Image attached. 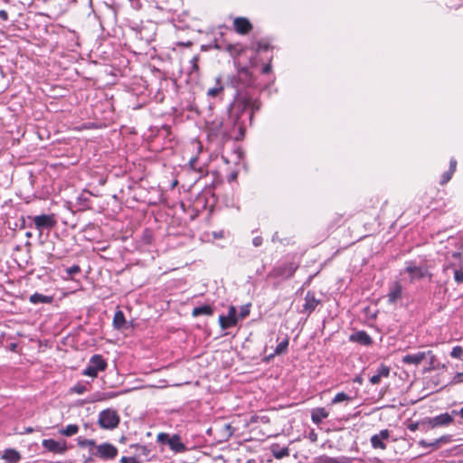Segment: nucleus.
Instances as JSON below:
<instances>
[{
  "instance_id": "nucleus-1",
  "label": "nucleus",
  "mask_w": 463,
  "mask_h": 463,
  "mask_svg": "<svg viewBox=\"0 0 463 463\" xmlns=\"http://www.w3.org/2000/svg\"><path fill=\"white\" fill-rule=\"evenodd\" d=\"M249 105L247 100L233 104L226 119L221 123V129L223 136L234 140H241L244 137L247 120L244 112Z\"/></svg>"
},
{
  "instance_id": "nucleus-2",
  "label": "nucleus",
  "mask_w": 463,
  "mask_h": 463,
  "mask_svg": "<svg viewBox=\"0 0 463 463\" xmlns=\"http://www.w3.org/2000/svg\"><path fill=\"white\" fill-rule=\"evenodd\" d=\"M463 241L460 236H449L445 241L440 240L436 244V253L439 255V260L444 261L451 266H461L463 264L462 257Z\"/></svg>"
},
{
  "instance_id": "nucleus-3",
  "label": "nucleus",
  "mask_w": 463,
  "mask_h": 463,
  "mask_svg": "<svg viewBox=\"0 0 463 463\" xmlns=\"http://www.w3.org/2000/svg\"><path fill=\"white\" fill-rule=\"evenodd\" d=\"M253 82L251 72L248 68L243 67L239 69L235 75L229 77L227 85L241 91L245 88L251 87Z\"/></svg>"
},
{
  "instance_id": "nucleus-4",
  "label": "nucleus",
  "mask_w": 463,
  "mask_h": 463,
  "mask_svg": "<svg viewBox=\"0 0 463 463\" xmlns=\"http://www.w3.org/2000/svg\"><path fill=\"white\" fill-rule=\"evenodd\" d=\"M108 366L106 360L100 354H94L90 359L89 364L82 371V374L96 378L100 372H104Z\"/></svg>"
},
{
  "instance_id": "nucleus-5",
  "label": "nucleus",
  "mask_w": 463,
  "mask_h": 463,
  "mask_svg": "<svg viewBox=\"0 0 463 463\" xmlns=\"http://www.w3.org/2000/svg\"><path fill=\"white\" fill-rule=\"evenodd\" d=\"M156 440L160 444L168 445L170 449L175 453H182L187 449L177 434L170 436L168 433L160 432L156 437Z\"/></svg>"
},
{
  "instance_id": "nucleus-6",
  "label": "nucleus",
  "mask_w": 463,
  "mask_h": 463,
  "mask_svg": "<svg viewBox=\"0 0 463 463\" xmlns=\"http://www.w3.org/2000/svg\"><path fill=\"white\" fill-rule=\"evenodd\" d=\"M118 453V449L111 443H102L90 449V455L103 460L114 459Z\"/></svg>"
},
{
  "instance_id": "nucleus-7",
  "label": "nucleus",
  "mask_w": 463,
  "mask_h": 463,
  "mask_svg": "<svg viewBox=\"0 0 463 463\" xmlns=\"http://www.w3.org/2000/svg\"><path fill=\"white\" fill-rule=\"evenodd\" d=\"M99 424L102 429L112 430L118 427L119 416L114 410L107 409L99 415Z\"/></svg>"
},
{
  "instance_id": "nucleus-8",
  "label": "nucleus",
  "mask_w": 463,
  "mask_h": 463,
  "mask_svg": "<svg viewBox=\"0 0 463 463\" xmlns=\"http://www.w3.org/2000/svg\"><path fill=\"white\" fill-rule=\"evenodd\" d=\"M28 219L33 222L34 227L39 231V236H42L44 229L50 230L56 225V220L53 214L28 216Z\"/></svg>"
},
{
  "instance_id": "nucleus-9",
  "label": "nucleus",
  "mask_w": 463,
  "mask_h": 463,
  "mask_svg": "<svg viewBox=\"0 0 463 463\" xmlns=\"http://www.w3.org/2000/svg\"><path fill=\"white\" fill-rule=\"evenodd\" d=\"M298 268V265H297L296 263L287 262L280 266L273 268V269L269 273V277L288 279L293 277Z\"/></svg>"
},
{
  "instance_id": "nucleus-10",
  "label": "nucleus",
  "mask_w": 463,
  "mask_h": 463,
  "mask_svg": "<svg viewBox=\"0 0 463 463\" xmlns=\"http://www.w3.org/2000/svg\"><path fill=\"white\" fill-rule=\"evenodd\" d=\"M405 272H407L411 276V280L420 279L426 276L431 277L429 269L417 265L415 261H411L406 264L404 269Z\"/></svg>"
},
{
  "instance_id": "nucleus-11",
  "label": "nucleus",
  "mask_w": 463,
  "mask_h": 463,
  "mask_svg": "<svg viewBox=\"0 0 463 463\" xmlns=\"http://www.w3.org/2000/svg\"><path fill=\"white\" fill-rule=\"evenodd\" d=\"M42 445L50 452L56 454H64L67 450L65 440H55L52 439H43Z\"/></svg>"
},
{
  "instance_id": "nucleus-12",
  "label": "nucleus",
  "mask_w": 463,
  "mask_h": 463,
  "mask_svg": "<svg viewBox=\"0 0 463 463\" xmlns=\"http://www.w3.org/2000/svg\"><path fill=\"white\" fill-rule=\"evenodd\" d=\"M236 307L234 306H231L229 307L227 316L219 317V324L222 329L230 328L237 324L238 317H236Z\"/></svg>"
},
{
  "instance_id": "nucleus-13",
  "label": "nucleus",
  "mask_w": 463,
  "mask_h": 463,
  "mask_svg": "<svg viewBox=\"0 0 463 463\" xmlns=\"http://www.w3.org/2000/svg\"><path fill=\"white\" fill-rule=\"evenodd\" d=\"M429 359L430 363L433 362L434 356L431 354V352L429 351L428 354L424 352H418L416 354H406L402 357V362L408 364H419L423 360Z\"/></svg>"
},
{
  "instance_id": "nucleus-14",
  "label": "nucleus",
  "mask_w": 463,
  "mask_h": 463,
  "mask_svg": "<svg viewBox=\"0 0 463 463\" xmlns=\"http://www.w3.org/2000/svg\"><path fill=\"white\" fill-rule=\"evenodd\" d=\"M233 28L237 33L246 35L252 31L253 25L246 17H236L233 20Z\"/></svg>"
},
{
  "instance_id": "nucleus-15",
  "label": "nucleus",
  "mask_w": 463,
  "mask_h": 463,
  "mask_svg": "<svg viewBox=\"0 0 463 463\" xmlns=\"http://www.w3.org/2000/svg\"><path fill=\"white\" fill-rule=\"evenodd\" d=\"M390 438V431L388 430H382L378 434L371 437V444L373 449H385L386 444L384 440Z\"/></svg>"
},
{
  "instance_id": "nucleus-16",
  "label": "nucleus",
  "mask_w": 463,
  "mask_h": 463,
  "mask_svg": "<svg viewBox=\"0 0 463 463\" xmlns=\"http://www.w3.org/2000/svg\"><path fill=\"white\" fill-rule=\"evenodd\" d=\"M319 304L320 300L315 297V294L307 291L305 297V304L303 305L304 312H307L308 315L311 314Z\"/></svg>"
},
{
  "instance_id": "nucleus-17",
  "label": "nucleus",
  "mask_w": 463,
  "mask_h": 463,
  "mask_svg": "<svg viewBox=\"0 0 463 463\" xmlns=\"http://www.w3.org/2000/svg\"><path fill=\"white\" fill-rule=\"evenodd\" d=\"M247 100L249 105L244 112V117L250 123L252 121L253 114L260 109V104L257 100H252L251 99L242 98L239 99L237 102H241Z\"/></svg>"
},
{
  "instance_id": "nucleus-18",
  "label": "nucleus",
  "mask_w": 463,
  "mask_h": 463,
  "mask_svg": "<svg viewBox=\"0 0 463 463\" xmlns=\"http://www.w3.org/2000/svg\"><path fill=\"white\" fill-rule=\"evenodd\" d=\"M349 339L352 342H355L365 346H368L373 343L372 337L363 330L352 334Z\"/></svg>"
},
{
  "instance_id": "nucleus-19",
  "label": "nucleus",
  "mask_w": 463,
  "mask_h": 463,
  "mask_svg": "<svg viewBox=\"0 0 463 463\" xmlns=\"http://www.w3.org/2000/svg\"><path fill=\"white\" fill-rule=\"evenodd\" d=\"M402 286L396 282L391 288L387 295L388 302L390 304H395L399 299L402 298Z\"/></svg>"
},
{
  "instance_id": "nucleus-20",
  "label": "nucleus",
  "mask_w": 463,
  "mask_h": 463,
  "mask_svg": "<svg viewBox=\"0 0 463 463\" xmlns=\"http://www.w3.org/2000/svg\"><path fill=\"white\" fill-rule=\"evenodd\" d=\"M390 374V367L385 364H381L380 367L377 369L376 374L373 375L370 378V383L372 384H378L380 383L383 377L387 378Z\"/></svg>"
},
{
  "instance_id": "nucleus-21",
  "label": "nucleus",
  "mask_w": 463,
  "mask_h": 463,
  "mask_svg": "<svg viewBox=\"0 0 463 463\" xmlns=\"http://www.w3.org/2000/svg\"><path fill=\"white\" fill-rule=\"evenodd\" d=\"M2 458L7 463H17L21 460L22 456L16 449H7L4 451Z\"/></svg>"
},
{
  "instance_id": "nucleus-22",
  "label": "nucleus",
  "mask_w": 463,
  "mask_h": 463,
  "mask_svg": "<svg viewBox=\"0 0 463 463\" xmlns=\"http://www.w3.org/2000/svg\"><path fill=\"white\" fill-rule=\"evenodd\" d=\"M328 417V412L323 407L316 408L311 412V420L314 423L319 424L324 419Z\"/></svg>"
},
{
  "instance_id": "nucleus-23",
  "label": "nucleus",
  "mask_w": 463,
  "mask_h": 463,
  "mask_svg": "<svg viewBox=\"0 0 463 463\" xmlns=\"http://www.w3.org/2000/svg\"><path fill=\"white\" fill-rule=\"evenodd\" d=\"M30 302L32 304L37 305V304H50L52 302L53 298L52 296H45L41 293H34L30 296L29 298Z\"/></svg>"
},
{
  "instance_id": "nucleus-24",
  "label": "nucleus",
  "mask_w": 463,
  "mask_h": 463,
  "mask_svg": "<svg viewBox=\"0 0 463 463\" xmlns=\"http://www.w3.org/2000/svg\"><path fill=\"white\" fill-rule=\"evenodd\" d=\"M456 168H457V160L455 158H451L449 161V170L446 171L445 173H443V175H441V179L439 182L440 184H445L451 179L454 172L456 171Z\"/></svg>"
},
{
  "instance_id": "nucleus-25",
  "label": "nucleus",
  "mask_w": 463,
  "mask_h": 463,
  "mask_svg": "<svg viewBox=\"0 0 463 463\" xmlns=\"http://www.w3.org/2000/svg\"><path fill=\"white\" fill-rule=\"evenodd\" d=\"M126 318L123 311L118 310L114 314L113 326L115 329L121 330L126 327Z\"/></svg>"
},
{
  "instance_id": "nucleus-26",
  "label": "nucleus",
  "mask_w": 463,
  "mask_h": 463,
  "mask_svg": "<svg viewBox=\"0 0 463 463\" xmlns=\"http://www.w3.org/2000/svg\"><path fill=\"white\" fill-rule=\"evenodd\" d=\"M271 452H272V455L277 458V459H281L285 457H288L289 455V449L287 447H279V445H273L271 447Z\"/></svg>"
},
{
  "instance_id": "nucleus-27",
  "label": "nucleus",
  "mask_w": 463,
  "mask_h": 463,
  "mask_svg": "<svg viewBox=\"0 0 463 463\" xmlns=\"http://www.w3.org/2000/svg\"><path fill=\"white\" fill-rule=\"evenodd\" d=\"M320 462L321 463H352V459L345 456H341L338 458L324 456L320 458Z\"/></svg>"
},
{
  "instance_id": "nucleus-28",
  "label": "nucleus",
  "mask_w": 463,
  "mask_h": 463,
  "mask_svg": "<svg viewBox=\"0 0 463 463\" xmlns=\"http://www.w3.org/2000/svg\"><path fill=\"white\" fill-rule=\"evenodd\" d=\"M213 313V307L209 305H204V306L194 307L193 309L192 315L194 317H198L201 315L212 316Z\"/></svg>"
},
{
  "instance_id": "nucleus-29",
  "label": "nucleus",
  "mask_w": 463,
  "mask_h": 463,
  "mask_svg": "<svg viewBox=\"0 0 463 463\" xmlns=\"http://www.w3.org/2000/svg\"><path fill=\"white\" fill-rule=\"evenodd\" d=\"M223 89H224V87H223L222 83L221 82L220 78H217L215 86L213 88H210L207 90V96L214 98V97L218 96L223 90Z\"/></svg>"
},
{
  "instance_id": "nucleus-30",
  "label": "nucleus",
  "mask_w": 463,
  "mask_h": 463,
  "mask_svg": "<svg viewBox=\"0 0 463 463\" xmlns=\"http://www.w3.org/2000/svg\"><path fill=\"white\" fill-rule=\"evenodd\" d=\"M79 431V426L77 424H70L66 426L65 428L59 430L60 434L71 437L75 435Z\"/></svg>"
},
{
  "instance_id": "nucleus-31",
  "label": "nucleus",
  "mask_w": 463,
  "mask_h": 463,
  "mask_svg": "<svg viewBox=\"0 0 463 463\" xmlns=\"http://www.w3.org/2000/svg\"><path fill=\"white\" fill-rule=\"evenodd\" d=\"M452 415L449 413H442L439 416H436V426L440 425H448L452 421Z\"/></svg>"
},
{
  "instance_id": "nucleus-32",
  "label": "nucleus",
  "mask_w": 463,
  "mask_h": 463,
  "mask_svg": "<svg viewBox=\"0 0 463 463\" xmlns=\"http://www.w3.org/2000/svg\"><path fill=\"white\" fill-rule=\"evenodd\" d=\"M78 445L81 448L90 447V450L97 447L94 439H87L81 437L77 439Z\"/></svg>"
},
{
  "instance_id": "nucleus-33",
  "label": "nucleus",
  "mask_w": 463,
  "mask_h": 463,
  "mask_svg": "<svg viewBox=\"0 0 463 463\" xmlns=\"http://www.w3.org/2000/svg\"><path fill=\"white\" fill-rule=\"evenodd\" d=\"M288 337L286 336V338L277 345V347L274 351V354L279 355V354L285 353L288 349Z\"/></svg>"
},
{
  "instance_id": "nucleus-34",
  "label": "nucleus",
  "mask_w": 463,
  "mask_h": 463,
  "mask_svg": "<svg viewBox=\"0 0 463 463\" xmlns=\"http://www.w3.org/2000/svg\"><path fill=\"white\" fill-rule=\"evenodd\" d=\"M352 398L345 392H338L332 400V404H336L345 401H351Z\"/></svg>"
},
{
  "instance_id": "nucleus-35",
  "label": "nucleus",
  "mask_w": 463,
  "mask_h": 463,
  "mask_svg": "<svg viewBox=\"0 0 463 463\" xmlns=\"http://www.w3.org/2000/svg\"><path fill=\"white\" fill-rule=\"evenodd\" d=\"M452 441L451 435H444L438 439H436V449L439 448L442 444L449 443Z\"/></svg>"
},
{
  "instance_id": "nucleus-36",
  "label": "nucleus",
  "mask_w": 463,
  "mask_h": 463,
  "mask_svg": "<svg viewBox=\"0 0 463 463\" xmlns=\"http://www.w3.org/2000/svg\"><path fill=\"white\" fill-rule=\"evenodd\" d=\"M92 194L89 192H83L80 194L79 196V201L82 203V204L86 207H90V204H89V202H90V197L91 196Z\"/></svg>"
},
{
  "instance_id": "nucleus-37",
  "label": "nucleus",
  "mask_w": 463,
  "mask_h": 463,
  "mask_svg": "<svg viewBox=\"0 0 463 463\" xmlns=\"http://www.w3.org/2000/svg\"><path fill=\"white\" fill-rule=\"evenodd\" d=\"M80 272V268L79 265H73L68 269H66V273L68 278L72 279L76 274Z\"/></svg>"
},
{
  "instance_id": "nucleus-38",
  "label": "nucleus",
  "mask_w": 463,
  "mask_h": 463,
  "mask_svg": "<svg viewBox=\"0 0 463 463\" xmlns=\"http://www.w3.org/2000/svg\"><path fill=\"white\" fill-rule=\"evenodd\" d=\"M134 447L137 449L138 455L147 457L150 454V449L145 445L136 444Z\"/></svg>"
},
{
  "instance_id": "nucleus-39",
  "label": "nucleus",
  "mask_w": 463,
  "mask_h": 463,
  "mask_svg": "<svg viewBox=\"0 0 463 463\" xmlns=\"http://www.w3.org/2000/svg\"><path fill=\"white\" fill-rule=\"evenodd\" d=\"M71 392L77 394H82L87 392V387L85 384L78 383L71 388Z\"/></svg>"
},
{
  "instance_id": "nucleus-40",
  "label": "nucleus",
  "mask_w": 463,
  "mask_h": 463,
  "mask_svg": "<svg viewBox=\"0 0 463 463\" xmlns=\"http://www.w3.org/2000/svg\"><path fill=\"white\" fill-rule=\"evenodd\" d=\"M252 48L256 52L267 51L269 48V44L264 42H257Z\"/></svg>"
},
{
  "instance_id": "nucleus-41",
  "label": "nucleus",
  "mask_w": 463,
  "mask_h": 463,
  "mask_svg": "<svg viewBox=\"0 0 463 463\" xmlns=\"http://www.w3.org/2000/svg\"><path fill=\"white\" fill-rule=\"evenodd\" d=\"M454 279L457 283L463 282V271L461 269H454Z\"/></svg>"
},
{
  "instance_id": "nucleus-42",
  "label": "nucleus",
  "mask_w": 463,
  "mask_h": 463,
  "mask_svg": "<svg viewBox=\"0 0 463 463\" xmlns=\"http://www.w3.org/2000/svg\"><path fill=\"white\" fill-rule=\"evenodd\" d=\"M462 353H463V348H461L460 346H455V347H453L450 354L454 358H459L461 356Z\"/></svg>"
},
{
  "instance_id": "nucleus-43",
  "label": "nucleus",
  "mask_w": 463,
  "mask_h": 463,
  "mask_svg": "<svg viewBox=\"0 0 463 463\" xmlns=\"http://www.w3.org/2000/svg\"><path fill=\"white\" fill-rule=\"evenodd\" d=\"M250 315V305H246L241 307V312L239 314L240 318H244Z\"/></svg>"
},
{
  "instance_id": "nucleus-44",
  "label": "nucleus",
  "mask_w": 463,
  "mask_h": 463,
  "mask_svg": "<svg viewBox=\"0 0 463 463\" xmlns=\"http://www.w3.org/2000/svg\"><path fill=\"white\" fill-rule=\"evenodd\" d=\"M120 463H141L136 457H122Z\"/></svg>"
},
{
  "instance_id": "nucleus-45",
  "label": "nucleus",
  "mask_w": 463,
  "mask_h": 463,
  "mask_svg": "<svg viewBox=\"0 0 463 463\" xmlns=\"http://www.w3.org/2000/svg\"><path fill=\"white\" fill-rule=\"evenodd\" d=\"M198 60H199L198 56H194L192 58V60L190 61L193 71H197L199 70Z\"/></svg>"
},
{
  "instance_id": "nucleus-46",
  "label": "nucleus",
  "mask_w": 463,
  "mask_h": 463,
  "mask_svg": "<svg viewBox=\"0 0 463 463\" xmlns=\"http://www.w3.org/2000/svg\"><path fill=\"white\" fill-rule=\"evenodd\" d=\"M99 396H100V397H99L98 400L100 401V400L114 398L117 396V394L114 392H108V393L99 394Z\"/></svg>"
},
{
  "instance_id": "nucleus-47",
  "label": "nucleus",
  "mask_w": 463,
  "mask_h": 463,
  "mask_svg": "<svg viewBox=\"0 0 463 463\" xmlns=\"http://www.w3.org/2000/svg\"><path fill=\"white\" fill-rule=\"evenodd\" d=\"M452 382H453L454 383H462V382H463V372H462V373H457V374L454 376V378H453Z\"/></svg>"
},
{
  "instance_id": "nucleus-48",
  "label": "nucleus",
  "mask_w": 463,
  "mask_h": 463,
  "mask_svg": "<svg viewBox=\"0 0 463 463\" xmlns=\"http://www.w3.org/2000/svg\"><path fill=\"white\" fill-rule=\"evenodd\" d=\"M252 244L255 247H259L262 244V238L260 236L254 237L252 240Z\"/></svg>"
},
{
  "instance_id": "nucleus-49",
  "label": "nucleus",
  "mask_w": 463,
  "mask_h": 463,
  "mask_svg": "<svg viewBox=\"0 0 463 463\" xmlns=\"http://www.w3.org/2000/svg\"><path fill=\"white\" fill-rule=\"evenodd\" d=\"M0 18L3 21H7L8 20V13L5 10H0Z\"/></svg>"
},
{
  "instance_id": "nucleus-50",
  "label": "nucleus",
  "mask_w": 463,
  "mask_h": 463,
  "mask_svg": "<svg viewBox=\"0 0 463 463\" xmlns=\"http://www.w3.org/2000/svg\"><path fill=\"white\" fill-rule=\"evenodd\" d=\"M419 426H420V423L418 422H414V423H411L408 427V429L411 431H415L416 430L419 429Z\"/></svg>"
},
{
  "instance_id": "nucleus-51",
  "label": "nucleus",
  "mask_w": 463,
  "mask_h": 463,
  "mask_svg": "<svg viewBox=\"0 0 463 463\" xmlns=\"http://www.w3.org/2000/svg\"><path fill=\"white\" fill-rule=\"evenodd\" d=\"M271 71V65L270 64H265L262 68V73L268 74Z\"/></svg>"
},
{
  "instance_id": "nucleus-52",
  "label": "nucleus",
  "mask_w": 463,
  "mask_h": 463,
  "mask_svg": "<svg viewBox=\"0 0 463 463\" xmlns=\"http://www.w3.org/2000/svg\"><path fill=\"white\" fill-rule=\"evenodd\" d=\"M452 414L454 415H460L461 418H463V407L459 411L453 410Z\"/></svg>"
},
{
  "instance_id": "nucleus-53",
  "label": "nucleus",
  "mask_w": 463,
  "mask_h": 463,
  "mask_svg": "<svg viewBox=\"0 0 463 463\" xmlns=\"http://www.w3.org/2000/svg\"><path fill=\"white\" fill-rule=\"evenodd\" d=\"M33 432V429L32 427H27L24 429V433H32Z\"/></svg>"
},
{
  "instance_id": "nucleus-54",
  "label": "nucleus",
  "mask_w": 463,
  "mask_h": 463,
  "mask_svg": "<svg viewBox=\"0 0 463 463\" xmlns=\"http://www.w3.org/2000/svg\"><path fill=\"white\" fill-rule=\"evenodd\" d=\"M354 381L356 382V383H362V378L357 376V377H355V379Z\"/></svg>"
},
{
  "instance_id": "nucleus-55",
  "label": "nucleus",
  "mask_w": 463,
  "mask_h": 463,
  "mask_svg": "<svg viewBox=\"0 0 463 463\" xmlns=\"http://www.w3.org/2000/svg\"><path fill=\"white\" fill-rule=\"evenodd\" d=\"M25 236H26L27 238H31V237L33 236V234H32V232H27L25 233Z\"/></svg>"
},
{
  "instance_id": "nucleus-56",
  "label": "nucleus",
  "mask_w": 463,
  "mask_h": 463,
  "mask_svg": "<svg viewBox=\"0 0 463 463\" xmlns=\"http://www.w3.org/2000/svg\"><path fill=\"white\" fill-rule=\"evenodd\" d=\"M261 421H262V422H267V421H268V418H267V417H265V416H262V417H261Z\"/></svg>"
},
{
  "instance_id": "nucleus-57",
  "label": "nucleus",
  "mask_w": 463,
  "mask_h": 463,
  "mask_svg": "<svg viewBox=\"0 0 463 463\" xmlns=\"http://www.w3.org/2000/svg\"><path fill=\"white\" fill-rule=\"evenodd\" d=\"M195 158L190 160V165L194 167V164L195 162Z\"/></svg>"
},
{
  "instance_id": "nucleus-58",
  "label": "nucleus",
  "mask_w": 463,
  "mask_h": 463,
  "mask_svg": "<svg viewBox=\"0 0 463 463\" xmlns=\"http://www.w3.org/2000/svg\"><path fill=\"white\" fill-rule=\"evenodd\" d=\"M246 463H257L255 459H249Z\"/></svg>"
},
{
  "instance_id": "nucleus-59",
  "label": "nucleus",
  "mask_w": 463,
  "mask_h": 463,
  "mask_svg": "<svg viewBox=\"0 0 463 463\" xmlns=\"http://www.w3.org/2000/svg\"><path fill=\"white\" fill-rule=\"evenodd\" d=\"M420 444H421L422 446H426V443L424 442V440H420Z\"/></svg>"
},
{
  "instance_id": "nucleus-60",
  "label": "nucleus",
  "mask_w": 463,
  "mask_h": 463,
  "mask_svg": "<svg viewBox=\"0 0 463 463\" xmlns=\"http://www.w3.org/2000/svg\"><path fill=\"white\" fill-rule=\"evenodd\" d=\"M227 430H231V426L229 424L225 425Z\"/></svg>"
},
{
  "instance_id": "nucleus-61",
  "label": "nucleus",
  "mask_w": 463,
  "mask_h": 463,
  "mask_svg": "<svg viewBox=\"0 0 463 463\" xmlns=\"http://www.w3.org/2000/svg\"><path fill=\"white\" fill-rule=\"evenodd\" d=\"M374 460H375L377 463H380V459H379V458H374Z\"/></svg>"
},
{
  "instance_id": "nucleus-62",
  "label": "nucleus",
  "mask_w": 463,
  "mask_h": 463,
  "mask_svg": "<svg viewBox=\"0 0 463 463\" xmlns=\"http://www.w3.org/2000/svg\"><path fill=\"white\" fill-rule=\"evenodd\" d=\"M25 245L29 246V245H31V243L29 241H27Z\"/></svg>"
}]
</instances>
